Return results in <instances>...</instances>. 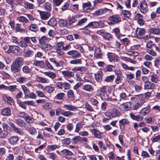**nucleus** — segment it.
<instances>
[{
	"label": "nucleus",
	"instance_id": "nucleus-48",
	"mask_svg": "<svg viewBox=\"0 0 160 160\" xmlns=\"http://www.w3.org/2000/svg\"><path fill=\"white\" fill-rule=\"evenodd\" d=\"M82 125L83 124L81 122H79L76 125L75 132H78L82 127Z\"/></svg>",
	"mask_w": 160,
	"mask_h": 160
},
{
	"label": "nucleus",
	"instance_id": "nucleus-47",
	"mask_svg": "<svg viewBox=\"0 0 160 160\" xmlns=\"http://www.w3.org/2000/svg\"><path fill=\"white\" fill-rule=\"evenodd\" d=\"M122 59L133 64H135L136 62V60L125 57H122Z\"/></svg>",
	"mask_w": 160,
	"mask_h": 160
},
{
	"label": "nucleus",
	"instance_id": "nucleus-61",
	"mask_svg": "<svg viewBox=\"0 0 160 160\" xmlns=\"http://www.w3.org/2000/svg\"><path fill=\"white\" fill-rule=\"evenodd\" d=\"M77 20L74 18H72L67 20L68 26V25H71L72 23L76 22Z\"/></svg>",
	"mask_w": 160,
	"mask_h": 160
},
{
	"label": "nucleus",
	"instance_id": "nucleus-29",
	"mask_svg": "<svg viewBox=\"0 0 160 160\" xmlns=\"http://www.w3.org/2000/svg\"><path fill=\"white\" fill-rule=\"evenodd\" d=\"M63 107L67 110L70 111H74L77 110V108L75 107L70 104H65L64 105Z\"/></svg>",
	"mask_w": 160,
	"mask_h": 160
},
{
	"label": "nucleus",
	"instance_id": "nucleus-6",
	"mask_svg": "<svg viewBox=\"0 0 160 160\" xmlns=\"http://www.w3.org/2000/svg\"><path fill=\"white\" fill-rule=\"evenodd\" d=\"M69 55L71 56L74 58H77L80 57V53L77 50H72L67 52Z\"/></svg>",
	"mask_w": 160,
	"mask_h": 160
},
{
	"label": "nucleus",
	"instance_id": "nucleus-62",
	"mask_svg": "<svg viewBox=\"0 0 160 160\" xmlns=\"http://www.w3.org/2000/svg\"><path fill=\"white\" fill-rule=\"evenodd\" d=\"M120 41L125 45H128L130 42L129 40L127 38H124L121 39L120 40Z\"/></svg>",
	"mask_w": 160,
	"mask_h": 160
},
{
	"label": "nucleus",
	"instance_id": "nucleus-57",
	"mask_svg": "<svg viewBox=\"0 0 160 160\" xmlns=\"http://www.w3.org/2000/svg\"><path fill=\"white\" fill-rule=\"evenodd\" d=\"M114 67L113 65H108L104 69V71L105 72H112V68Z\"/></svg>",
	"mask_w": 160,
	"mask_h": 160
},
{
	"label": "nucleus",
	"instance_id": "nucleus-26",
	"mask_svg": "<svg viewBox=\"0 0 160 160\" xmlns=\"http://www.w3.org/2000/svg\"><path fill=\"white\" fill-rule=\"evenodd\" d=\"M44 73L52 79L55 78L57 77L56 73L51 71L45 72Z\"/></svg>",
	"mask_w": 160,
	"mask_h": 160
},
{
	"label": "nucleus",
	"instance_id": "nucleus-55",
	"mask_svg": "<svg viewBox=\"0 0 160 160\" xmlns=\"http://www.w3.org/2000/svg\"><path fill=\"white\" fill-rule=\"evenodd\" d=\"M81 138V137L79 136H76L72 138V143L73 144H75L77 143L78 141H80Z\"/></svg>",
	"mask_w": 160,
	"mask_h": 160
},
{
	"label": "nucleus",
	"instance_id": "nucleus-21",
	"mask_svg": "<svg viewBox=\"0 0 160 160\" xmlns=\"http://www.w3.org/2000/svg\"><path fill=\"white\" fill-rule=\"evenodd\" d=\"M24 59L22 58L21 57H18L16 58L13 62L14 63L16 64L21 67L22 65Z\"/></svg>",
	"mask_w": 160,
	"mask_h": 160
},
{
	"label": "nucleus",
	"instance_id": "nucleus-7",
	"mask_svg": "<svg viewBox=\"0 0 160 160\" xmlns=\"http://www.w3.org/2000/svg\"><path fill=\"white\" fill-rule=\"evenodd\" d=\"M129 123V121L127 119H123L119 121V127L122 131H124L125 129L124 125L128 124Z\"/></svg>",
	"mask_w": 160,
	"mask_h": 160
},
{
	"label": "nucleus",
	"instance_id": "nucleus-36",
	"mask_svg": "<svg viewBox=\"0 0 160 160\" xmlns=\"http://www.w3.org/2000/svg\"><path fill=\"white\" fill-rule=\"evenodd\" d=\"M58 23L59 25L61 27H68L67 20H66L62 19H60L58 21Z\"/></svg>",
	"mask_w": 160,
	"mask_h": 160
},
{
	"label": "nucleus",
	"instance_id": "nucleus-64",
	"mask_svg": "<svg viewBox=\"0 0 160 160\" xmlns=\"http://www.w3.org/2000/svg\"><path fill=\"white\" fill-rule=\"evenodd\" d=\"M126 80L127 81L131 80L134 78V75L133 74H126Z\"/></svg>",
	"mask_w": 160,
	"mask_h": 160
},
{
	"label": "nucleus",
	"instance_id": "nucleus-43",
	"mask_svg": "<svg viewBox=\"0 0 160 160\" xmlns=\"http://www.w3.org/2000/svg\"><path fill=\"white\" fill-rule=\"evenodd\" d=\"M88 20L87 18H82L78 21V23L77 25L79 26H82L84 23H86Z\"/></svg>",
	"mask_w": 160,
	"mask_h": 160
},
{
	"label": "nucleus",
	"instance_id": "nucleus-58",
	"mask_svg": "<svg viewBox=\"0 0 160 160\" xmlns=\"http://www.w3.org/2000/svg\"><path fill=\"white\" fill-rule=\"evenodd\" d=\"M28 132L32 135H35L37 132L36 129L33 127H31L29 128Z\"/></svg>",
	"mask_w": 160,
	"mask_h": 160
},
{
	"label": "nucleus",
	"instance_id": "nucleus-51",
	"mask_svg": "<svg viewBox=\"0 0 160 160\" xmlns=\"http://www.w3.org/2000/svg\"><path fill=\"white\" fill-rule=\"evenodd\" d=\"M58 148V146L55 144L49 145L47 146V149L51 151L54 150Z\"/></svg>",
	"mask_w": 160,
	"mask_h": 160
},
{
	"label": "nucleus",
	"instance_id": "nucleus-35",
	"mask_svg": "<svg viewBox=\"0 0 160 160\" xmlns=\"http://www.w3.org/2000/svg\"><path fill=\"white\" fill-rule=\"evenodd\" d=\"M61 153L65 156H71L72 155L73 153L71 151L67 149H64L61 151Z\"/></svg>",
	"mask_w": 160,
	"mask_h": 160
},
{
	"label": "nucleus",
	"instance_id": "nucleus-9",
	"mask_svg": "<svg viewBox=\"0 0 160 160\" xmlns=\"http://www.w3.org/2000/svg\"><path fill=\"white\" fill-rule=\"evenodd\" d=\"M18 138L17 136H14L11 137L8 139L9 143L12 145H15L18 141Z\"/></svg>",
	"mask_w": 160,
	"mask_h": 160
},
{
	"label": "nucleus",
	"instance_id": "nucleus-27",
	"mask_svg": "<svg viewBox=\"0 0 160 160\" xmlns=\"http://www.w3.org/2000/svg\"><path fill=\"white\" fill-rule=\"evenodd\" d=\"M82 89L85 91L89 92H92L94 90V89L92 86L89 84L85 85L83 86Z\"/></svg>",
	"mask_w": 160,
	"mask_h": 160
},
{
	"label": "nucleus",
	"instance_id": "nucleus-39",
	"mask_svg": "<svg viewBox=\"0 0 160 160\" xmlns=\"http://www.w3.org/2000/svg\"><path fill=\"white\" fill-rule=\"evenodd\" d=\"M122 14L124 17L127 18L130 17L131 15L130 12L129 11L126 10H122Z\"/></svg>",
	"mask_w": 160,
	"mask_h": 160
},
{
	"label": "nucleus",
	"instance_id": "nucleus-1",
	"mask_svg": "<svg viewBox=\"0 0 160 160\" xmlns=\"http://www.w3.org/2000/svg\"><path fill=\"white\" fill-rule=\"evenodd\" d=\"M108 23L109 25L115 24L121 21L120 17L117 15H112L108 18Z\"/></svg>",
	"mask_w": 160,
	"mask_h": 160
},
{
	"label": "nucleus",
	"instance_id": "nucleus-24",
	"mask_svg": "<svg viewBox=\"0 0 160 160\" xmlns=\"http://www.w3.org/2000/svg\"><path fill=\"white\" fill-rule=\"evenodd\" d=\"M96 80L98 82L102 81V73L101 71H99L94 74Z\"/></svg>",
	"mask_w": 160,
	"mask_h": 160
},
{
	"label": "nucleus",
	"instance_id": "nucleus-20",
	"mask_svg": "<svg viewBox=\"0 0 160 160\" xmlns=\"http://www.w3.org/2000/svg\"><path fill=\"white\" fill-rule=\"evenodd\" d=\"M24 57L28 58L32 56L34 54V52L32 51L27 49L24 50Z\"/></svg>",
	"mask_w": 160,
	"mask_h": 160
},
{
	"label": "nucleus",
	"instance_id": "nucleus-52",
	"mask_svg": "<svg viewBox=\"0 0 160 160\" xmlns=\"http://www.w3.org/2000/svg\"><path fill=\"white\" fill-rule=\"evenodd\" d=\"M44 5L47 10L49 11L51 10L52 8V5L50 3L48 2H47L44 4Z\"/></svg>",
	"mask_w": 160,
	"mask_h": 160
},
{
	"label": "nucleus",
	"instance_id": "nucleus-18",
	"mask_svg": "<svg viewBox=\"0 0 160 160\" xmlns=\"http://www.w3.org/2000/svg\"><path fill=\"white\" fill-rule=\"evenodd\" d=\"M9 50L12 52L17 54L18 51H20V48L18 46L15 45H11L9 47Z\"/></svg>",
	"mask_w": 160,
	"mask_h": 160
},
{
	"label": "nucleus",
	"instance_id": "nucleus-41",
	"mask_svg": "<svg viewBox=\"0 0 160 160\" xmlns=\"http://www.w3.org/2000/svg\"><path fill=\"white\" fill-rule=\"evenodd\" d=\"M25 120L26 122L29 124L32 123L34 121V118L32 117L29 116L28 115L26 117Z\"/></svg>",
	"mask_w": 160,
	"mask_h": 160
},
{
	"label": "nucleus",
	"instance_id": "nucleus-12",
	"mask_svg": "<svg viewBox=\"0 0 160 160\" xmlns=\"http://www.w3.org/2000/svg\"><path fill=\"white\" fill-rule=\"evenodd\" d=\"M61 73L64 77L67 78H73L74 76L73 72L68 70L62 71Z\"/></svg>",
	"mask_w": 160,
	"mask_h": 160
},
{
	"label": "nucleus",
	"instance_id": "nucleus-16",
	"mask_svg": "<svg viewBox=\"0 0 160 160\" xmlns=\"http://www.w3.org/2000/svg\"><path fill=\"white\" fill-rule=\"evenodd\" d=\"M52 46L47 42L44 43L41 45V48L45 51H49L52 48Z\"/></svg>",
	"mask_w": 160,
	"mask_h": 160
},
{
	"label": "nucleus",
	"instance_id": "nucleus-5",
	"mask_svg": "<svg viewBox=\"0 0 160 160\" xmlns=\"http://www.w3.org/2000/svg\"><path fill=\"white\" fill-rule=\"evenodd\" d=\"M145 30L143 28H137L135 31L136 37L138 38H142L144 34Z\"/></svg>",
	"mask_w": 160,
	"mask_h": 160
},
{
	"label": "nucleus",
	"instance_id": "nucleus-25",
	"mask_svg": "<svg viewBox=\"0 0 160 160\" xmlns=\"http://www.w3.org/2000/svg\"><path fill=\"white\" fill-rule=\"evenodd\" d=\"M138 98V102L142 106L146 102L144 97L142 94H140L137 95Z\"/></svg>",
	"mask_w": 160,
	"mask_h": 160
},
{
	"label": "nucleus",
	"instance_id": "nucleus-46",
	"mask_svg": "<svg viewBox=\"0 0 160 160\" xmlns=\"http://www.w3.org/2000/svg\"><path fill=\"white\" fill-rule=\"evenodd\" d=\"M33 64L36 66H39L43 67L44 66V62L42 61H35L33 62Z\"/></svg>",
	"mask_w": 160,
	"mask_h": 160
},
{
	"label": "nucleus",
	"instance_id": "nucleus-56",
	"mask_svg": "<svg viewBox=\"0 0 160 160\" xmlns=\"http://www.w3.org/2000/svg\"><path fill=\"white\" fill-rule=\"evenodd\" d=\"M18 46L22 48H26L28 47V45H27L25 42L23 41H20L18 42Z\"/></svg>",
	"mask_w": 160,
	"mask_h": 160
},
{
	"label": "nucleus",
	"instance_id": "nucleus-45",
	"mask_svg": "<svg viewBox=\"0 0 160 160\" xmlns=\"http://www.w3.org/2000/svg\"><path fill=\"white\" fill-rule=\"evenodd\" d=\"M73 113L70 111H62L61 112V114L65 117H68L72 115Z\"/></svg>",
	"mask_w": 160,
	"mask_h": 160
},
{
	"label": "nucleus",
	"instance_id": "nucleus-22",
	"mask_svg": "<svg viewBox=\"0 0 160 160\" xmlns=\"http://www.w3.org/2000/svg\"><path fill=\"white\" fill-rule=\"evenodd\" d=\"M149 106H148L146 107L142 108L140 111V113L142 116H145L148 114L150 111Z\"/></svg>",
	"mask_w": 160,
	"mask_h": 160
},
{
	"label": "nucleus",
	"instance_id": "nucleus-28",
	"mask_svg": "<svg viewBox=\"0 0 160 160\" xmlns=\"http://www.w3.org/2000/svg\"><path fill=\"white\" fill-rule=\"evenodd\" d=\"M54 87L49 85L45 87L43 90H45L47 92L51 93L54 91Z\"/></svg>",
	"mask_w": 160,
	"mask_h": 160
},
{
	"label": "nucleus",
	"instance_id": "nucleus-14",
	"mask_svg": "<svg viewBox=\"0 0 160 160\" xmlns=\"http://www.w3.org/2000/svg\"><path fill=\"white\" fill-rule=\"evenodd\" d=\"M106 92V88L105 86L100 88V89L98 91L97 95L98 96L102 97L104 96Z\"/></svg>",
	"mask_w": 160,
	"mask_h": 160
},
{
	"label": "nucleus",
	"instance_id": "nucleus-44",
	"mask_svg": "<svg viewBox=\"0 0 160 160\" xmlns=\"http://www.w3.org/2000/svg\"><path fill=\"white\" fill-rule=\"evenodd\" d=\"M114 78V76L113 75L107 76L106 77L104 81L107 82H111L113 81Z\"/></svg>",
	"mask_w": 160,
	"mask_h": 160
},
{
	"label": "nucleus",
	"instance_id": "nucleus-8",
	"mask_svg": "<svg viewBox=\"0 0 160 160\" xmlns=\"http://www.w3.org/2000/svg\"><path fill=\"white\" fill-rule=\"evenodd\" d=\"M130 118L133 120L138 121H140L142 120L143 117L141 115L138 114L135 115L132 112H130L129 114Z\"/></svg>",
	"mask_w": 160,
	"mask_h": 160
},
{
	"label": "nucleus",
	"instance_id": "nucleus-63",
	"mask_svg": "<svg viewBox=\"0 0 160 160\" xmlns=\"http://www.w3.org/2000/svg\"><path fill=\"white\" fill-rule=\"evenodd\" d=\"M93 130L94 131V134L95 137L97 138H100L101 137V133L96 129H93Z\"/></svg>",
	"mask_w": 160,
	"mask_h": 160
},
{
	"label": "nucleus",
	"instance_id": "nucleus-40",
	"mask_svg": "<svg viewBox=\"0 0 160 160\" xmlns=\"http://www.w3.org/2000/svg\"><path fill=\"white\" fill-rule=\"evenodd\" d=\"M126 53L128 55L133 57H136L138 55V52L129 50H128Z\"/></svg>",
	"mask_w": 160,
	"mask_h": 160
},
{
	"label": "nucleus",
	"instance_id": "nucleus-30",
	"mask_svg": "<svg viewBox=\"0 0 160 160\" xmlns=\"http://www.w3.org/2000/svg\"><path fill=\"white\" fill-rule=\"evenodd\" d=\"M151 81L152 82L157 83L159 81L158 77L155 73H153L151 76Z\"/></svg>",
	"mask_w": 160,
	"mask_h": 160
},
{
	"label": "nucleus",
	"instance_id": "nucleus-34",
	"mask_svg": "<svg viewBox=\"0 0 160 160\" xmlns=\"http://www.w3.org/2000/svg\"><path fill=\"white\" fill-rule=\"evenodd\" d=\"M121 108L123 111H128L130 109L129 104L127 103L121 104L120 106Z\"/></svg>",
	"mask_w": 160,
	"mask_h": 160
},
{
	"label": "nucleus",
	"instance_id": "nucleus-54",
	"mask_svg": "<svg viewBox=\"0 0 160 160\" xmlns=\"http://www.w3.org/2000/svg\"><path fill=\"white\" fill-rule=\"evenodd\" d=\"M70 63L72 64H81L82 60L80 59L73 60L70 61Z\"/></svg>",
	"mask_w": 160,
	"mask_h": 160
},
{
	"label": "nucleus",
	"instance_id": "nucleus-32",
	"mask_svg": "<svg viewBox=\"0 0 160 160\" xmlns=\"http://www.w3.org/2000/svg\"><path fill=\"white\" fill-rule=\"evenodd\" d=\"M17 19L19 22H22L23 23H27L29 22L28 19L26 17L23 16L19 17Z\"/></svg>",
	"mask_w": 160,
	"mask_h": 160
},
{
	"label": "nucleus",
	"instance_id": "nucleus-31",
	"mask_svg": "<svg viewBox=\"0 0 160 160\" xmlns=\"http://www.w3.org/2000/svg\"><path fill=\"white\" fill-rule=\"evenodd\" d=\"M111 112L112 118L118 117L120 115V113L116 109L113 108Z\"/></svg>",
	"mask_w": 160,
	"mask_h": 160
},
{
	"label": "nucleus",
	"instance_id": "nucleus-15",
	"mask_svg": "<svg viewBox=\"0 0 160 160\" xmlns=\"http://www.w3.org/2000/svg\"><path fill=\"white\" fill-rule=\"evenodd\" d=\"M15 122L19 127L22 128H27V127L26 126V123L23 120L20 118H18L15 120Z\"/></svg>",
	"mask_w": 160,
	"mask_h": 160
},
{
	"label": "nucleus",
	"instance_id": "nucleus-50",
	"mask_svg": "<svg viewBox=\"0 0 160 160\" xmlns=\"http://www.w3.org/2000/svg\"><path fill=\"white\" fill-rule=\"evenodd\" d=\"M20 26L21 25L19 24H16V26L15 27L14 29L17 32H22L24 31V30L23 29H22L20 28Z\"/></svg>",
	"mask_w": 160,
	"mask_h": 160
},
{
	"label": "nucleus",
	"instance_id": "nucleus-2",
	"mask_svg": "<svg viewBox=\"0 0 160 160\" xmlns=\"http://www.w3.org/2000/svg\"><path fill=\"white\" fill-rule=\"evenodd\" d=\"M148 4L145 0L141 1L138 7L140 12L143 13H146L148 10Z\"/></svg>",
	"mask_w": 160,
	"mask_h": 160
},
{
	"label": "nucleus",
	"instance_id": "nucleus-53",
	"mask_svg": "<svg viewBox=\"0 0 160 160\" xmlns=\"http://www.w3.org/2000/svg\"><path fill=\"white\" fill-rule=\"evenodd\" d=\"M43 108L46 109H50L52 108V104L49 102L45 103L43 106Z\"/></svg>",
	"mask_w": 160,
	"mask_h": 160
},
{
	"label": "nucleus",
	"instance_id": "nucleus-4",
	"mask_svg": "<svg viewBox=\"0 0 160 160\" xmlns=\"http://www.w3.org/2000/svg\"><path fill=\"white\" fill-rule=\"evenodd\" d=\"M101 23L102 21H99L98 22H91L85 26V28L90 27L92 28H95L100 27L99 26Z\"/></svg>",
	"mask_w": 160,
	"mask_h": 160
},
{
	"label": "nucleus",
	"instance_id": "nucleus-11",
	"mask_svg": "<svg viewBox=\"0 0 160 160\" xmlns=\"http://www.w3.org/2000/svg\"><path fill=\"white\" fill-rule=\"evenodd\" d=\"M21 69V67L15 64L13 62L11 66V70L13 73H15L19 72Z\"/></svg>",
	"mask_w": 160,
	"mask_h": 160
},
{
	"label": "nucleus",
	"instance_id": "nucleus-17",
	"mask_svg": "<svg viewBox=\"0 0 160 160\" xmlns=\"http://www.w3.org/2000/svg\"><path fill=\"white\" fill-rule=\"evenodd\" d=\"M144 88L146 89H152L155 87V84L150 81L146 82L144 83Z\"/></svg>",
	"mask_w": 160,
	"mask_h": 160
},
{
	"label": "nucleus",
	"instance_id": "nucleus-33",
	"mask_svg": "<svg viewBox=\"0 0 160 160\" xmlns=\"http://www.w3.org/2000/svg\"><path fill=\"white\" fill-rule=\"evenodd\" d=\"M29 29L32 32L37 31L38 30V25L35 24H31L29 27Z\"/></svg>",
	"mask_w": 160,
	"mask_h": 160
},
{
	"label": "nucleus",
	"instance_id": "nucleus-19",
	"mask_svg": "<svg viewBox=\"0 0 160 160\" xmlns=\"http://www.w3.org/2000/svg\"><path fill=\"white\" fill-rule=\"evenodd\" d=\"M2 113L3 116H8L11 115V111L10 108H6L2 110Z\"/></svg>",
	"mask_w": 160,
	"mask_h": 160
},
{
	"label": "nucleus",
	"instance_id": "nucleus-59",
	"mask_svg": "<svg viewBox=\"0 0 160 160\" xmlns=\"http://www.w3.org/2000/svg\"><path fill=\"white\" fill-rule=\"evenodd\" d=\"M119 97L120 99L126 100L127 99V97L125 92H122L120 93Z\"/></svg>",
	"mask_w": 160,
	"mask_h": 160
},
{
	"label": "nucleus",
	"instance_id": "nucleus-23",
	"mask_svg": "<svg viewBox=\"0 0 160 160\" xmlns=\"http://www.w3.org/2000/svg\"><path fill=\"white\" fill-rule=\"evenodd\" d=\"M4 100L8 102L10 105L13 104L14 103V101L11 97H7L6 95L3 96V97Z\"/></svg>",
	"mask_w": 160,
	"mask_h": 160
},
{
	"label": "nucleus",
	"instance_id": "nucleus-37",
	"mask_svg": "<svg viewBox=\"0 0 160 160\" xmlns=\"http://www.w3.org/2000/svg\"><path fill=\"white\" fill-rule=\"evenodd\" d=\"M57 23V21L54 18H51L48 22V25L52 27L56 26Z\"/></svg>",
	"mask_w": 160,
	"mask_h": 160
},
{
	"label": "nucleus",
	"instance_id": "nucleus-60",
	"mask_svg": "<svg viewBox=\"0 0 160 160\" xmlns=\"http://www.w3.org/2000/svg\"><path fill=\"white\" fill-rule=\"evenodd\" d=\"M63 0H53V4L56 6H59L63 2Z\"/></svg>",
	"mask_w": 160,
	"mask_h": 160
},
{
	"label": "nucleus",
	"instance_id": "nucleus-10",
	"mask_svg": "<svg viewBox=\"0 0 160 160\" xmlns=\"http://www.w3.org/2000/svg\"><path fill=\"white\" fill-rule=\"evenodd\" d=\"M39 14L42 19L46 20L48 19L50 16V13L44 11H39Z\"/></svg>",
	"mask_w": 160,
	"mask_h": 160
},
{
	"label": "nucleus",
	"instance_id": "nucleus-3",
	"mask_svg": "<svg viewBox=\"0 0 160 160\" xmlns=\"http://www.w3.org/2000/svg\"><path fill=\"white\" fill-rule=\"evenodd\" d=\"M9 124L10 126L13 129V131L16 133L21 135H23V132L21 128L17 127L12 122H10Z\"/></svg>",
	"mask_w": 160,
	"mask_h": 160
},
{
	"label": "nucleus",
	"instance_id": "nucleus-49",
	"mask_svg": "<svg viewBox=\"0 0 160 160\" xmlns=\"http://www.w3.org/2000/svg\"><path fill=\"white\" fill-rule=\"evenodd\" d=\"M65 94L63 92H60L58 93L56 96V98L58 99L62 100L64 97Z\"/></svg>",
	"mask_w": 160,
	"mask_h": 160
},
{
	"label": "nucleus",
	"instance_id": "nucleus-38",
	"mask_svg": "<svg viewBox=\"0 0 160 160\" xmlns=\"http://www.w3.org/2000/svg\"><path fill=\"white\" fill-rule=\"evenodd\" d=\"M67 95L71 100H72L75 98L74 92L71 90H69L67 91Z\"/></svg>",
	"mask_w": 160,
	"mask_h": 160
},
{
	"label": "nucleus",
	"instance_id": "nucleus-13",
	"mask_svg": "<svg viewBox=\"0 0 160 160\" xmlns=\"http://www.w3.org/2000/svg\"><path fill=\"white\" fill-rule=\"evenodd\" d=\"M102 54L101 50L99 47H95L94 50V56L98 58H102Z\"/></svg>",
	"mask_w": 160,
	"mask_h": 160
},
{
	"label": "nucleus",
	"instance_id": "nucleus-42",
	"mask_svg": "<svg viewBox=\"0 0 160 160\" xmlns=\"http://www.w3.org/2000/svg\"><path fill=\"white\" fill-rule=\"evenodd\" d=\"M61 142L63 145H69L71 142V140L69 138H66L61 140Z\"/></svg>",
	"mask_w": 160,
	"mask_h": 160
}]
</instances>
